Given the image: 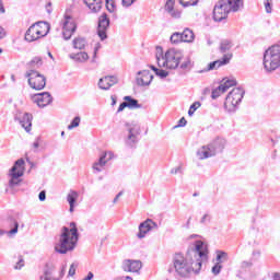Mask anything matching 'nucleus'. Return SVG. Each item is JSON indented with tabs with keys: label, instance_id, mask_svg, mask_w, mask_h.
Returning <instances> with one entry per match:
<instances>
[{
	"label": "nucleus",
	"instance_id": "nucleus-47",
	"mask_svg": "<svg viewBox=\"0 0 280 280\" xmlns=\"http://www.w3.org/2000/svg\"><path fill=\"white\" fill-rule=\"evenodd\" d=\"M207 222H211V215L209 214H203L202 218L200 219V224H207Z\"/></svg>",
	"mask_w": 280,
	"mask_h": 280
},
{
	"label": "nucleus",
	"instance_id": "nucleus-1",
	"mask_svg": "<svg viewBox=\"0 0 280 280\" xmlns=\"http://www.w3.org/2000/svg\"><path fill=\"white\" fill-rule=\"evenodd\" d=\"M207 245L202 241L195 242V245L188 248L186 255L175 254L173 266L177 279H189L191 275L200 273L202 261L207 259Z\"/></svg>",
	"mask_w": 280,
	"mask_h": 280
},
{
	"label": "nucleus",
	"instance_id": "nucleus-13",
	"mask_svg": "<svg viewBox=\"0 0 280 280\" xmlns=\"http://www.w3.org/2000/svg\"><path fill=\"white\" fill-rule=\"evenodd\" d=\"M232 59H233V54L228 52L223 55L221 59L210 62L207 69L200 70L199 73H207V71H213L215 69H220V67H224L225 65H229V62H231Z\"/></svg>",
	"mask_w": 280,
	"mask_h": 280
},
{
	"label": "nucleus",
	"instance_id": "nucleus-27",
	"mask_svg": "<svg viewBox=\"0 0 280 280\" xmlns=\"http://www.w3.org/2000/svg\"><path fill=\"white\" fill-rule=\"evenodd\" d=\"M182 34L183 43H194L196 35L190 28H185Z\"/></svg>",
	"mask_w": 280,
	"mask_h": 280
},
{
	"label": "nucleus",
	"instance_id": "nucleus-50",
	"mask_svg": "<svg viewBox=\"0 0 280 280\" xmlns=\"http://www.w3.org/2000/svg\"><path fill=\"white\" fill-rule=\"evenodd\" d=\"M39 201L45 202L47 200V192L45 190H42L38 195Z\"/></svg>",
	"mask_w": 280,
	"mask_h": 280
},
{
	"label": "nucleus",
	"instance_id": "nucleus-62",
	"mask_svg": "<svg viewBox=\"0 0 280 280\" xmlns=\"http://www.w3.org/2000/svg\"><path fill=\"white\" fill-rule=\"evenodd\" d=\"M150 69H152V71H154V73H156L159 71V68H156L154 66H150Z\"/></svg>",
	"mask_w": 280,
	"mask_h": 280
},
{
	"label": "nucleus",
	"instance_id": "nucleus-40",
	"mask_svg": "<svg viewBox=\"0 0 280 280\" xmlns=\"http://www.w3.org/2000/svg\"><path fill=\"white\" fill-rule=\"evenodd\" d=\"M43 65V59L40 57H35L30 61L31 67H40Z\"/></svg>",
	"mask_w": 280,
	"mask_h": 280
},
{
	"label": "nucleus",
	"instance_id": "nucleus-53",
	"mask_svg": "<svg viewBox=\"0 0 280 280\" xmlns=\"http://www.w3.org/2000/svg\"><path fill=\"white\" fill-rule=\"evenodd\" d=\"M8 36V33L5 32V28L3 26H0V40H3Z\"/></svg>",
	"mask_w": 280,
	"mask_h": 280
},
{
	"label": "nucleus",
	"instance_id": "nucleus-17",
	"mask_svg": "<svg viewBox=\"0 0 280 280\" xmlns=\"http://www.w3.org/2000/svg\"><path fill=\"white\" fill-rule=\"evenodd\" d=\"M152 80H154V75L150 70H142L137 73L136 82L138 86H150Z\"/></svg>",
	"mask_w": 280,
	"mask_h": 280
},
{
	"label": "nucleus",
	"instance_id": "nucleus-44",
	"mask_svg": "<svg viewBox=\"0 0 280 280\" xmlns=\"http://www.w3.org/2000/svg\"><path fill=\"white\" fill-rule=\"evenodd\" d=\"M75 270H78V262H72L68 271L69 277H74Z\"/></svg>",
	"mask_w": 280,
	"mask_h": 280
},
{
	"label": "nucleus",
	"instance_id": "nucleus-14",
	"mask_svg": "<svg viewBox=\"0 0 280 280\" xmlns=\"http://www.w3.org/2000/svg\"><path fill=\"white\" fill-rule=\"evenodd\" d=\"M152 229H159V225L151 219H147L144 222L140 223L139 232L137 234L138 240H143Z\"/></svg>",
	"mask_w": 280,
	"mask_h": 280
},
{
	"label": "nucleus",
	"instance_id": "nucleus-46",
	"mask_svg": "<svg viewBox=\"0 0 280 280\" xmlns=\"http://www.w3.org/2000/svg\"><path fill=\"white\" fill-rule=\"evenodd\" d=\"M185 126H187V119H185V117H182L174 128H185Z\"/></svg>",
	"mask_w": 280,
	"mask_h": 280
},
{
	"label": "nucleus",
	"instance_id": "nucleus-60",
	"mask_svg": "<svg viewBox=\"0 0 280 280\" xmlns=\"http://www.w3.org/2000/svg\"><path fill=\"white\" fill-rule=\"evenodd\" d=\"M115 104H117V97L112 96V106H115Z\"/></svg>",
	"mask_w": 280,
	"mask_h": 280
},
{
	"label": "nucleus",
	"instance_id": "nucleus-22",
	"mask_svg": "<svg viewBox=\"0 0 280 280\" xmlns=\"http://www.w3.org/2000/svg\"><path fill=\"white\" fill-rule=\"evenodd\" d=\"M174 5H176V0H167L164 10L172 19H180L182 13L177 9H174Z\"/></svg>",
	"mask_w": 280,
	"mask_h": 280
},
{
	"label": "nucleus",
	"instance_id": "nucleus-36",
	"mask_svg": "<svg viewBox=\"0 0 280 280\" xmlns=\"http://www.w3.org/2000/svg\"><path fill=\"white\" fill-rule=\"evenodd\" d=\"M183 8H189L191 5H198L199 0H178Z\"/></svg>",
	"mask_w": 280,
	"mask_h": 280
},
{
	"label": "nucleus",
	"instance_id": "nucleus-35",
	"mask_svg": "<svg viewBox=\"0 0 280 280\" xmlns=\"http://www.w3.org/2000/svg\"><path fill=\"white\" fill-rule=\"evenodd\" d=\"M171 43L173 45H178V43H183V35H182V33H178V32L173 33L171 35Z\"/></svg>",
	"mask_w": 280,
	"mask_h": 280
},
{
	"label": "nucleus",
	"instance_id": "nucleus-6",
	"mask_svg": "<svg viewBox=\"0 0 280 280\" xmlns=\"http://www.w3.org/2000/svg\"><path fill=\"white\" fill-rule=\"evenodd\" d=\"M264 67L266 71H276L280 67V46L273 45L264 54Z\"/></svg>",
	"mask_w": 280,
	"mask_h": 280
},
{
	"label": "nucleus",
	"instance_id": "nucleus-12",
	"mask_svg": "<svg viewBox=\"0 0 280 280\" xmlns=\"http://www.w3.org/2000/svg\"><path fill=\"white\" fill-rule=\"evenodd\" d=\"M33 104H36L38 108H45L54 102V97L49 92L37 93L32 96Z\"/></svg>",
	"mask_w": 280,
	"mask_h": 280
},
{
	"label": "nucleus",
	"instance_id": "nucleus-63",
	"mask_svg": "<svg viewBox=\"0 0 280 280\" xmlns=\"http://www.w3.org/2000/svg\"><path fill=\"white\" fill-rule=\"evenodd\" d=\"M273 280H280V275L279 273H275L273 275Z\"/></svg>",
	"mask_w": 280,
	"mask_h": 280
},
{
	"label": "nucleus",
	"instance_id": "nucleus-37",
	"mask_svg": "<svg viewBox=\"0 0 280 280\" xmlns=\"http://www.w3.org/2000/svg\"><path fill=\"white\" fill-rule=\"evenodd\" d=\"M200 106H202V104L199 101L192 103L188 110L189 117H191L194 113H196L197 108H200Z\"/></svg>",
	"mask_w": 280,
	"mask_h": 280
},
{
	"label": "nucleus",
	"instance_id": "nucleus-21",
	"mask_svg": "<svg viewBox=\"0 0 280 280\" xmlns=\"http://www.w3.org/2000/svg\"><path fill=\"white\" fill-rule=\"evenodd\" d=\"M38 38H42L40 37V33H39L36 24L34 23L26 31V33H25V40H27L28 43H34V40H38Z\"/></svg>",
	"mask_w": 280,
	"mask_h": 280
},
{
	"label": "nucleus",
	"instance_id": "nucleus-19",
	"mask_svg": "<svg viewBox=\"0 0 280 280\" xmlns=\"http://www.w3.org/2000/svg\"><path fill=\"white\" fill-rule=\"evenodd\" d=\"M113 159V152H104L98 161L93 163L92 168L95 172H102V170H104V166L108 163V161H110Z\"/></svg>",
	"mask_w": 280,
	"mask_h": 280
},
{
	"label": "nucleus",
	"instance_id": "nucleus-52",
	"mask_svg": "<svg viewBox=\"0 0 280 280\" xmlns=\"http://www.w3.org/2000/svg\"><path fill=\"white\" fill-rule=\"evenodd\" d=\"M126 108H128V103L122 102V103L119 105V107H118V109H117V113H122V110H125Z\"/></svg>",
	"mask_w": 280,
	"mask_h": 280
},
{
	"label": "nucleus",
	"instance_id": "nucleus-57",
	"mask_svg": "<svg viewBox=\"0 0 280 280\" xmlns=\"http://www.w3.org/2000/svg\"><path fill=\"white\" fill-rule=\"evenodd\" d=\"M94 277H95V275H93V272L90 271V272L88 273V276H86L83 280H93Z\"/></svg>",
	"mask_w": 280,
	"mask_h": 280
},
{
	"label": "nucleus",
	"instance_id": "nucleus-23",
	"mask_svg": "<svg viewBox=\"0 0 280 280\" xmlns=\"http://www.w3.org/2000/svg\"><path fill=\"white\" fill-rule=\"evenodd\" d=\"M80 198V192H78L77 190H70L67 195V202L69 203V211L70 213H73V211L75 210V206L78 202V199Z\"/></svg>",
	"mask_w": 280,
	"mask_h": 280
},
{
	"label": "nucleus",
	"instance_id": "nucleus-54",
	"mask_svg": "<svg viewBox=\"0 0 280 280\" xmlns=\"http://www.w3.org/2000/svg\"><path fill=\"white\" fill-rule=\"evenodd\" d=\"M39 141H40V138H39V137L36 138V140H35L34 143H33L34 150H38V148H39V145H40Z\"/></svg>",
	"mask_w": 280,
	"mask_h": 280
},
{
	"label": "nucleus",
	"instance_id": "nucleus-30",
	"mask_svg": "<svg viewBox=\"0 0 280 280\" xmlns=\"http://www.w3.org/2000/svg\"><path fill=\"white\" fill-rule=\"evenodd\" d=\"M72 45L74 47V49H84V47H86V38L84 37H75L72 42Z\"/></svg>",
	"mask_w": 280,
	"mask_h": 280
},
{
	"label": "nucleus",
	"instance_id": "nucleus-26",
	"mask_svg": "<svg viewBox=\"0 0 280 280\" xmlns=\"http://www.w3.org/2000/svg\"><path fill=\"white\" fill-rule=\"evenodd\" d=\"M20 124L23 129H25L27 132H31V130H32V114L25 113L23 115V118L20 119Z\"/></svg>",
	"mask_w": 280,
	"mask_h": 280
},
{
	"label": "nucleus",
	"instance_id": "nucleus-15",
	"mask_svg": "<svg viewBox=\"0 0 280 280\" xmlns=\"http://www.w3.org/2000/svg\"><path fill=\"white\" fill-rule=\"evenodd\" d=\"M237 81L235 80H226L225 82L221 83L217 89L212 90L211 97L212 100H218L222 95V93H226L231 86H235Z\"/></svg>",
	"mask_w": 280,
	"mask_h": 280
},
{
	"label": "nucleus",
	"instance_id": "nucleus-43",
	"mask_svg": "<svg viewBox=\"0 0 280 280\" xmlns=\"http://www.w3.org/2000/svg\"><path fill=\"white\" fill-rule=\"evenodd\" d=\"M191 60L187 59L186 61L182 62L180 65V69H183V71H187L189 69H191Z\"/></svg>",
	"mask_w": 280,
	"mask_h": 280
},
{
	"label": "nucleus",
	"instance_id": "nucleus-16",
	"mask_svg": "<svg viewBox=\"0 0 280 280\" xmlns=\"http://www.w3.org/2000/svg\"><path fill=\"white\" fill-rule=\"evenodd\" d=\"M125 126L129 132L126 139V145H128L129 148H135L137 143V124L126 122Z\"/></svg>",
	"mask_w": 280,
	"mask_h": 280
},
{
	"label": "nucleus",
	"instance_id": "nucleus-7",
	"mask_svg": "<svg viewBox=\"0 0 280 280\" xmlns=\"http://www.w3.org/2000/svg\"><path fill=\"white\" fill-rule=\"evenodd\" d=\"M25 174V160L19 159L14 162V165L9 171V187L14 189L21 185V177Z\"/></svg>",
	"mask_w": 280,
	"mask_h": 280
},
{
	"label": "nucleus",
	"instance_id": "nucleus-41",
	"mask_svg": "<svg viewBox=\"0 0 280 280\" xmlns=\"http://www.w3.org/2000/svg\"><path fill=\"white\" fill-rule=\"evenodd\" d=\"M155 75H158V78H161V80H164V78H167L170 75V72L163 69H158V71L155 72Z\"/></svg>",
	"mask_w": 280,
	"mask_h": 280
},
{
	"label": "nucleus",
	"instance_id": "nucleus-25",
	"mask_svg": "<svg viewBox=\"0 0 280 280\" xmlns=\"http://www.w3.org/2000/svg\"><path fill=\"white\" fill-rule=\"evenodd\" d=\"M83 3H85L89 10L94 14H97V12L102 10V0H83Z\"/></svg>",
	"mask_w": 280,
	"mask_h": 280
},
{
	"label": "nucleus",
	"instance_id": "nucleus-38",
	"mask_svg": "<svg viewBox=\"0 0 280 280\" xmlns=\"http://www.w3.org/2000/svg\"><path fill=\"white\" fill-rule=\"evenodd\" d=\"M80 121H81L80 116H75L71 120L70 125L68 126V130H73V128H78V126H80Z\"/></svg>",
	"mask_w": 280,
	"mask_h": 280
},
{
	"label": "nucleus",
	"instance_id": "nucleus-61",
	"mask_svg": "<svg viewBox=\"0 0 280 280\" xmlns=\"http://www.w3.org/2000/svg\"><path fill=\"white\" fill-rule=\"evenodd\" d=\"M50 5H51V2H48V3L46 4V9H47V12H48L49 14L51 13V10H49Z\"/></svg>",
	"mask_w": 280,
	"mask_h": 280
},
{
	"label": "nucleus",
	"instance_id": "nucleus-2",
	"mask_svg": "<svg viewBox=\"0 0 280 280\" xmlns=\"http://www.w3.org/2000/svg\"><path fill=\"white\" fill-rule=\"evenodd\" d=\"M78 240H80V234L78 233L75 222H71L70 228H61L59 240L55 245L56 253H59V255L72 253V250H75V246H78Z\"/></svg>",
	"mask_w": 280,
	"mask_h": 280
},
{
	"label": "nucleus",
	"instance_id": "nucleus-4",
	"mask_svg": "<svg viewBox=\"0 0 280 280\" xmlns=\"http://www.w3.org/2000/svg\"><path fill=\"white\" fill-rule=\"evenodd\" d=\"M158 52L155 55L158 66L165 67L166 69H178L180 60H183V52L174 48L168 49L165 55H163V48L158 47Z\"/></svg>",
	"mask_w": 280,
	"mask_h": 280
},
{
	"label": "nucleus",
	"instance_id": "nucleus-24",
	"mask_svg": "<svg viewBox=\"0 0 280 280\" xmlns=\"http://www.w3.org/2000/svg\"><path fill=\"white\" fill-rule=\"evenodd\" d=\"M35 26L37 27V32H39V36L42 38H45V36H47V34H49V31L51 30L49 23L43 21L36 22Z\"/></svg>",
	"mask_w": 280,
	"mask_h": 280
},
{
	"label": "nucleus",
	"instance_id": "nucleus-20",
	"mask_svg": "<svg viewBox=\"0 0 280 280\" xmlns=\"http://www.w3.org/2000/svg\"><path fill=\"white\" fill-rule=\"evenodd\" d=\"M119 82V80L117 79V77L115 75H107L104 78H101L98 81V88L102 91H108L110 89V86H115V84H117Z\"/></svg>",
	"mask_w": 280,
	"mask_h": 280
},
{
	"label": "nucleus",
	"instance_id": "nucleus-18",
	"mask_svg": "<svg viewBox=\"0 0 280 280\" xmlns=\"http://www.w3.org/2000/svg\"><path fill=\"white\" fill-rule=\"evenodd\" d=\"M142 264L140 260L126 259L122 261L121 269L124 272H139L141 270Z\"/></svg>",
	"mask_w": 280,
	"mask_h": 280
},
{
	"label": "nucleus",
	"instance_id": "nucleus-28",
	"mask_svg": "<svg viewBox=\"0 0 280 280\" xmlns=\"http://www.w3.org/2000/svg\"><path fill=\"white\" fill-rule=\"evenodd\" d=\"M232 48H233V42L229 39H223L220 43L219 51L220 54H223V56H225V54H229L228 51H231Z\"/></svg>",
	"mask_w": 280,
	"mask_h": 280
},
{
	"label": "nucleus",
	"instance_id": "nucleus-29",
	"mask_svg": "<svg viewBox=\"0 0 280 280\" xmlns=\"http://www.w3.org/2000/svg\"><path fill=\"white\" fill-rule=\"evenodd\" d=\"M124 100L127 103V108H129L130 110H133L135 108H141V104H139V101L132 98V96H125Z\"/></svg>",
	"mask_w": 280,
	"mask_h": 280
},
{
	"label": "nucleus",
	"instance_id": "nucleus-9",
	"mask_svg": "<svg viewBox=\"0 0 280 280\" xmlns=\"http://www.w3.org/2000/svg\"><path fill=\"white\" fill-rule=\"evenodd\" d=\"M25 78H27L31 89L35 91H43L47 86V79L36 70H28Z\"/></svg>",
	"mask_w": 280,
	"mask_h": 280
},
{
	"label": "nucleus",
	"instance_id": "nucleus-5",
	"mask_svg": "<svg viewBox=\"0 0 280 280\" xmlns=\"http://www.w3.org/2000/svg\"><path fill=\"white\" fill-rule=\"evenodd\" d=\"M224 148H226V140L224 138H215L207 145H202L197 150V156L200 161H205V159H211V156L220 154V152L224 151Z\"/></svg>",
	"mask_w": 280,
	"mask_h": 280
},
{
	"label": "nucleus",
	"instance_id": "nucleus-49",
	"mask_svg": "<svg viewBox=\"0 0 280 280\" xmlns=\"http://www.w3.org/2000/svg\"><path fill=\"white\" fill-rule=\"evenodd\" d=\"M135 1H137V0H121V3H122L124 8H130V5H132V3H135Z\"/></svg>",
	"mask_w": 280,
	"mask_h": 280
},
{
	"label": "nucleus",
	"instance_id": "nucleus-42",
	"mask_svg": "<svg viewBox=\"0 0 280 280\" xmlns=\"http://www.w3.org/2000/svg\"><path fill=\"white\" fill-rule=\"evenodd\" d=\"M265 10L267 14H272V0H265Z\"/></svg>",
	"mask_w": 280,
	"mask_h": 280
},
{
	"label": "nucleus",
	"instance_id": "nucleus-3",
	"mask_svg": "<svg viewBox=\"0 0 280 280\" xmlns=\"http://www.w3.org/2000/svg\"><path fill=\"white\" fill-rule=\"evenodd\" d=\"M244 8V0H220L213 9V19L217 23L224 21L230 12H240Z\"/></svg>",
	"mask_w": 280,
	"mask_h": 280
},
{
	"label": "nucleus",
	"instance_id": "nucleus-10",
	"mask_svg": "<svg viewBox=\"0 0 280 280\" xmlns=\"http://www.w3.org/2000/svg\"><path fill=\"white\" fill-rule=\"evenodd\" d=\"M108 27H110V19L108 18V14L102 13L97 23V36L101 40H106V38H108Z\"/></svg>",
	"mask_w": 280,
	"mask_h": 280
},
{
	"label": "nucleus",
	"instance_id": "nucleus-56",
	"mask_svg": "<svg viewBox=\"0 0 280 280\" xmlns=\"http://www.w3.org/2000/svg\"><path fill=\"white\" fill-rule=\"evenodd\" d=\"M121 196H124V191H120L116 195V197L114 198V205L117 203V200H119V198H121Z\"/></svg>",
	"mask_w": 280,
	"mask_h": 280
},
{
	"label": "nucleus",
	"instance_id": "nucleus-55",
	"mask_svg": "<svg viewBox=\"0 0 280 280\" xmlns=\"http://www.w3.org/2000/svg\"><path fill=\"white\" fill-rule=\"evenodd\" d=\"M115 280H132V277H129V276H120V277H117Z\"/></svg>",
	"mask_w": 280,
	"mask_h": 280
},
{
	"label": "nucleus",
	"instance_id": "nucleus-58",
	"mask_svg": "<svg viewBox=\"0 0 280 280\" xmlns=\"http://www.w3.org/2000/svg\"><path fill=\"white\" fill-rule=\"evenodd\" d=\"M0 14H5V8L3 7V2L0 0Z\"/></svg>",
	"mask_w": 280,
	"mask_h": 280
},
{
	"label": "nucleus",
	"instance_id": "nucleus-64",
	"mask_svg": "<svg viewBox=\"0 0 280 280\" xmlns=\"http://www.w3.org/2000/svg\"><path fill=\"white\" fill-rule=\"evenodd\" d=\"M11 80L12 82H16V78L14 77V74L11 75Z\"/></svg>",
	"mask_w": 280,
	"mask_h": 280
},
{
	"label": "nucleus",
	"instance_id": "nucleus-51",
	"mask_svg": "<svg viewBox=\"0 0 280 280\" xmlns=\"http://www.w3.org/2000/svg\"><path fill=\"white\" fill-rule=\"evenodd\" d=\"M24 264H25V260H23V258H20V260L15 265V270H21V268L25 266Z\"/></svg>",
	"mask_w": 280,
	"mask_h": 280
},
{
	"label": "nucleus",
	"instance_id": "nucleus-33",
	"mask_svg": "<svg viewBox=\"0 0 280 280\" xmlns=\"http://www.w3.org/2000/svg\"><path fill=\"white\" fill-rule=\"evenodd\" d=\"M229 260V254L222 250L217 252V264H224V261Z\"/></svg>",
	"mask_w": 280,
	"mask_h": 280
},
{
	"label": "nucleus",
	"instance_id": "nucleus-59",
	"mask_svg": "<svg viewBox=\"0 0 280 280\" xmlns=\"http://www.w3.org/2000/svg\"><path fill=\"white\" fill-rule=\"evenodd\" d=\"M253 256L254 257H261V252L260 250H254Z\"/></svg>",
	"mask_w": 280,
	"mask_h": 280
},
{
	"label": "nucleus",
	"instance_id": "nucleus-31",
	"mask_svg": "<svg viewBox=\"0 0 280 280\" xmlns=\"http://www.w3.org/2000/svg\"><path fill=\"white\" fill-rule=\"evenodd\" d=\"M70 58H72V60H75L77 62H86V60H89V54L79 52L75 55H71Z\"/></svg>",
	"mask_w": 280,
	"mask_h": 280
},
{
	"label": "nucleus",
	"instance_id": "nucleus-45",
	"mask_svg": "<svg viewBox=\"0 0 280 280\" xmlns=\"http://www.w3.org/2000/svg\"><path fill=\"white\" fill-rule=\"evenodd\" d=\"M241 268L243 270H246V268H253V261L250 260H244L241 262Z\"/></svg>",
	"mask_w": 280,
	"mask_h": 280
},
{
	"label": "nucleus",
	"instance_id": "nucleus-11",
	"mask_svg": "<svg viewBox=\"0 0 280 280\" xmlns=\"http://www.w3.org/2000/svg\"><path fill=\"white\" fill-rule=\"evenodd\" d=\"M75 30H78V25H75L73 18L66 15L62 22V36L65 40H71V36L75 34Z\"/></svg>",
	"mask_w": 280,
	"mask_h": 280
},
{
	"label": "nucleus",
	"instance_id": "nucleus-34",
	"mask_svg": "<svg viewBox=\"0 0 280 280\" xmlns=\"http://www.w3.org/2000/svg\"><path fill=\"white\" fill-rule=\"evenodd\" d=\"M19 233V223L15 222V225L12 230L10 231H3L0 229V237L1 235H8L9 237H12V235H16Z\"/></svg>",
	"mask_w": 280,
	"mask_h": 280
},
{
	"label": "nucleus",
	"instance_id": "nucleus-32",
	"mask_svg": "<svg viewBox=\"0 0 280 280\" xmlns=\"http://www.w3.org/2000/svg\"><path fill=\"white\" fill-rule=\"evenodd\" d=\"M106 5V10L107 12H109V14H112V16L114 19L117 18V4H115V2H105Z\"/></svg>",
	"mask_w": 280,
	"mask_h": 280
},
{
	"label": "nucleus",
	"instance_id": "nucleus-48",
	"mask_svg": "<svg viewBox=\"0 0 280 280\" xmlns=\"http://www.w3.org/2000/svg\"><path fill=\"white\" fill-rule=\"evenodd\" d=\"M171 174H183V166L179 165L171 170Z\"/></svg>",
	"mask_w": 280,
	"mask_h": 280
},
{
	"label": "nucleus",
	"instance_id": "nucleus-8",
	"mask_svg": "<svg viewBox=\"0 0 280 280\" xmlns=\"http://www.w3.org/2000/svg\"><path fill=\"white\" fill-rule=\"evenodd\" d=\"M244 90L241 88H234L226 96L224 102V108L228 113H235L237 110V106L244 100Z\"/></svg>",
	"mask_w": 280,
	"mask_h": 280
},
{
	"label": "nucleus",
	"instance_id": "nucleus-39",
	"mask_svg": "<svg viewBox=\"0 0 280 280\" xmlns=\"http://www.w3.org/2000/svg\"><path fill=\"white\" fill-rule=\"evenodd\" d=\"M221 271H222V265H220V262H217L211 269V272L212 275H214V277H218V275H220Z\"/></svg>",
	"mask_w": 280,
	"mask_h": 280
}]
</instances>
